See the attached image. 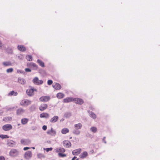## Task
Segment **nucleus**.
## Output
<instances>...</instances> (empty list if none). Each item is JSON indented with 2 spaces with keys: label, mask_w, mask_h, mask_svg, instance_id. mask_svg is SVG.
<instances>
[{
  "label": "nucleus",
  "mask_w": 160,
  "mask_h": 160,
  "mask_svg": "<svg viewBox=\"0 0 160 160\" xmlns=\"http://www.w3.org/2000/svg\"><path fill=\"white\" fill-rule=\"evenodd\" d=\"M9 155L11 157H15L18 156L19 152L16 149H12L9 152Z\"/></svg>",
  "instance_id": "1"
},
{
  "label": "nucleus",
  "mask_w": 160,
  "mask_h": 160,
  "mask_svg": "<svg viewBox=\"0 0 160 160\" xmlns=\"http://www.w3.org/2000/svg\"><path fill=\"white\" fill-rule=\"evenodd\" d=\"M33 83L35 84L39 85L42 84L43 83V81L42 80H39L38 78L36 77L32 80Z\"/></svg>",
  "instance_id": "2"
},
{
  "label": "nucleus",
  "mask_w": 160,
  "mask_h": 160,
  "mask_svg": "<svg viewBox=\"0 0 160 160\" xmlns=\"http://www.w3.org/2000/svg\"><path fill=\"white\" fill-rule=\"evenodd\" d=\"M36 91L37 90L36 89L29 88L27 90L26 93L28 96H31L34 94V92Z\"/></svg>",
  "instance_id": "3"
},
{
  "label": "nucleus",
  "mask_w": 160,
  "mask_h": 160,
  "mask_svg": "<svg viewBox=\"0 0 160 160\" xmlns=\"http://www.w3.org/2000/svg\"><path fill=\"white\" fill-rule=\"evenodd\" d=\"M32 153L31 151H28L25 152L24 157L27 159H29L32 157Z\"/></svg>",
  "instance_id": "4"
},
{
  "label": "nucleus",
  "mask_w": 160,
  "mask_h": 160,
  "mask_svg": "<svg viewBox=\"0 0 160 160\" xmlns=\"http://www.w3.org/2000/svg\"><path fill=\"white\" fill-rule=\"evenodd\" d=\"M12 128V126L9 124H7L4 125L2 126V129L5 131H8L11 129Z\"/></svg>",
  "instance_id": "5"
},
{
  "label": "nucleus",
  "mask_w": 160,
  "mask_h": 160,
  "mask_svg": "<svg viewBox=\"0 0 160 160\" xmlns=\"http://www.w3.org/2000/svg\"><path fill=\"white\" fill-rule=\"evenodd\" d=\"M50 99L49 96H43L39 98V100L42 102H46L48 101Z\"/></svg>",
  "instance_id": "6"
},
{
  "label": "nucleus",
  "mask_w": 160,
  "mask_h": 160,
  "mask_svg": "<svg viewBox=\"0 0 160 160\" xmlns=\"http://www.w3.org/2000/svg\"><path fill=\"white\" fill-rule=\"evenodd\" d=\"M31 103V101L26 99L22 100L20 104L22 106H27L29 105Z\"/></svg>",
  "instance_id": "7"
},
{
  "label": "nucleus",
  "mask_w": 160,
  "mask_h": 160,
  "mask_svg": "<svg viewBox=\"0 0 160 160\" xmlns=\"http://www.w3.org/2000/svg\"><path fill=\"white\" fill-rule=\"evenodd\" d=\"M73 101L76 104L81 105L83 103V100L80 98H73Z\"/></svg>",
  "instance_id": "8"
},
{
  "label": "nucleus",
  "mask_w": 160,
  "mask_h": 160,
  "mask_svg": "<svg viewBox=\"0 0 160 160\" xmlns=\"http://www.w3.org/2000/svg\"><path fill=\"white\" fill-rule=\"evenodd\" d=\"M48 107V105L45 103H42L39 107V110L41 111H43L46 109Z\"/></svg>",
  "instance_id": "9"
},
{
  "label": "nucleus",
  "mask_w": 160,
  "mask_h": 160,
  "mask_svg": "<svg viewBox=\"0 0 160 160\" xmlns=\"http://www.w3.org/2000/svg\"><path fill=\"white\" fill-rule=\"evenodd\" d=\"M25 110L21 108H20L18 109L16 111V113L17 115H19L22 114L25 112Z\"/></svg>",
  "instance_id": "10"
},
{
  "label": "nucleus",
  "mask_w": 160,
  "mask_h": 160,
  "mask_svg": "<svg viewBox=\"0 0 160 160\" xmlns=\"http://www.w3.org/2000/svg\"><path fill=\"white\" fill-rule=\"evenodd\" d=\"M63 146L66 148H69L71 146V143L68 141L66 140L63 142Z\"/></svg>",
  "instance_id": "11"
},
{
  "label": "nucleus",
  "mask_w": 160,
  "mask_h": 160,
  "mask_svg": "<svg viewBox=\"0 0 160 160\" xmlns=\"http://www.w3.org/2000/svg\"><path fill=\"white\" fill-rule=\"evenodd\" d=\"M73 98L72 97H68L63 99L64 103H68L73 101Z\"/></svg>",
  "instance_id": "12"
},
{
  "label": "nucleus",
  "mask_w": 160,
  "mask_h": 160,
  "mask_svg": "<svg viewBox=\"0 0 160 160\" xmlns=\"http://www.w3.org/2000/svg\"><path fill=\"white\" fill-rule=\"evenodd\" d=\"M53 87L54 89L57 90H60L61 88V85L58 83H54Z\"/></svg>",
  "instance_id": "13"
},
{
  "label": "nucleus",
  "mask_w": 160,
  "mask_h": 160,
  "mask_svg": "<svg viewBox=\"0 0 160 160\" xmlns=\"http://www.w3.org/2000/svg\"><path fill=\"white\" fill-rule=\"evenodd\" d=\"M55 150L56 152L58 153V154L60 153H64L65 151V149L64 148H57L55 149Z\"/></svg>",
  "instance_id": "14"
},
{
  "label": "nucleus",
  "mask_w": 160,
  "mask_h": 160,
  "mask_svg": "<svg viewBox=\"0 0 160 160\" xmlns=\"http://www.w3.org/2000/svg\"><path fill=\"white\" fill-rule=\"evenodd\" d=\"M47 133L51 135H54L56 134V132L52 128L51 130H48L47 131Z\"/></svg>",
  "instance_id": "15"
},
{
  "label": "nucleus",
  "mask_w": 160,
  "mask_h": 160,
  "mask_svg": "<svg viewBox=\"0 0 160 160\" xmlns=\"http://www.w3.org/2000/svg\"><path fill=\"white\" fill-rule=\"evenodd\" d=\"M40 117L41 118H48L49 117V114L46 112H43L40 115Z\"/></svg>",
  "instance_id": "16"
},
{
  "label": "nucleus",
  "mask_w": 160,
  "mask_h": 160,
  "mask_svg": "<svg viewBox=\"0 0 160 160\" xmlns=\"http://www.w3.org/2000/svg\"><path fill=\"white\" fill-rule=\"evenodd\" d=\"M81 152V149L79 148L72 151V154L73 155H78Z\"/></svg>",
  "instance_id": "17"
},
{
  "label": "nucleus",
  "mask_w": 160,
  "mask_h": 160,
  "mask_svg": "<svg viewBox=\"0 0 160 160\" xmlns=\"http://www.w3.org/2000/svg\"><path fill=\"white\" fill-rule=\"evenodd\" d=\"M18 82L22 84H24L26 83V81L25 79L21 78H18Z\"/></svg>",
  "instance_id": "18"
},
{
  "label": "nucleus",
  "mask_w": 160,
  "mask_h": 160,
  "mask_svg": "<svg viewBox=\"0 0 160 160\" xmlns=\"http://www.w3.org/2000/svg\"><path fill=\"white\" fill-rule=\"evenodd\" d=\"M88 155V152H87L85 151L80 155L79 157L81 158H86Z\"/></svg>",
  "instance_id": "19"
},
{
  "label": "nucleus",
  "mask_w": 160,
  "mask_h": 160,
  "mask_svg": "<svg viewBox=\"0 0 160 160\" xmlns=\"http://www.w3.org/2000/svg\"><path fill=\"white\" fill-rule=\"evenodd\" d=\"M18 49L22 52H24L26 51V48L23 45H18Z\"/></svg>",
  "instance_id": "20"
},
{
  "label": "nucleus",
  "mask_w": 160,
  "mask_h": 160,
  "mask_svg": "<svg viewBox=\"0 0 160 160\" xmlns=\"http://www.w3.org/2000/svg\"><path fill=\"white\" fill-rule=\"evenodd\" d=\"M58 116H54L51 118L50 122H51L54 123L56 122L58 119Z\"/></svg>",
  "instance_id": "21"
},
{
  "label": "nucleus",
  "mask_w": 160,
  "mask_h": 160,
  "mask_svg": "<svg viewBox=\"0 0 160 160\" xmlns=\"http://www.w3.org/2000/svg\"><path fill=\"white\" fill-rule=\"evenodd\" d=\"M2 65L5 67L12 66V63L10 61L4 62L2 63Z\"/></svg>",
  "instance_id": "22"
},
{
  "label": "nucleus",
  "mask_w": 160,
  "mask_h": 160,
  "mask_svg": "<svg viewBox=\"0 0 160 160\" xmlns=\"http://www.w3.org/2000/svg\"><path fill=\"white\" fill-rule=\"evenodd\" d=\"M65 96L64 94L62 92H59L56 95L58 99L62 98Z\"/></svg>",
  "instance_id": "23"
},
{
  "label": "nucleus",
  "mask_w": 160,
  "mask_h": 160,
  "mask_svg": "<svg viewBox=\"0 0 160 160\" xmlns=\"http://www.w3.org/2000/svg\"><path fill=\"white\" fill-rule=\"evenodd\" d=\"M74 126L75 129L76 130H78L80 129L82 127V125L81 123H79L78 124H75Z\"/></svg>",
  "instance_id": "24"
},
{
  "label": "nucleus",
  "mask_w": 160,
  "mask_h": 160,
  "mask_svg": "<svg viewBox=\"0 0 160 160\" xmlns=\"http://www.w3.org/2000/svg\"><path fill=\"white\" fill-rule=\"evenodd\" d=\"M69 130L66 128H63L61 130V132L63 134H66L69 132Z\"/></svg>",
  "instance_id": "25"
},
{
  "label": "nucleus",
  "mask_w": 160,
  "mask_h": 160,
  "mask_svg": "<svg viewBox=\"0 0 160 160\" xmlns=\"http://www.w3.org/2000/svg\"><path fill=\"white\" fill-rule=\"evenodd\" d=\"M28 119L26 118H22L21 120V123L22 124H25L27 123L28 122Z\"/></svg>",
  "instance_id": "26"
},
{
  "label": "nucleus",
  "mask_w": 160,
  "mask_h": 160,
  "mask_svg": "<svg viewBox=\"0 0 160 160\" xmlns=\"http://www.w3.org/2000/svg\"><path fill=\"white\" fill-rule=\"evenodd\" d=\"M7 144L8 146L12 147L14 144V142L11 140H8Z\"/></svg>",
  "instance_id": "27"
},
{
  "label": "nucleus",
  "mask_w": 160,
  "mask_h": 160,
  "mask_svg": "<svg viewBox=\"0 0 160 160\" xmlns=\"http://www.w3.org/2000/svg\"><path fill=\"white\" fill-rule=\"evenodd\" d=\"M17 95L18 93L17 92H15L14 91H12L8 93V96H12L14 95L16 96Z\"/></svg>",
  "instance_id": "28"
},
{
  "label": "nucleus",
  "mask_w": 160,
  "mask_h": 160,
  "mask_svg": "<svg viewBox=\"0 0 160 160\" xmlns=\"http://www.w3.org/2000/svg\"><path fill=\"white\" fill-rule=\"evenodd\" d=\"M37 62L39 64V65L41 66L42 67H44V63L41 60L38 59L37 60Z\"/></svg>",
  "instance_id": "29"
},
{
  "label": "nucleus",
  "mask_w": 160,
  "mask_h": 160,
  "mask_svg": "<svg viewBox=\"0 0 160 160\" xmlns=\"http://www.w3.org/2000/svg\"><path fill=\"white\" fill-rule=\"evenodd\" d=\"M91 131L93 133H95L97 132V128L94 127H92L90 128Z\"/></svg>",
  "instance_id": "30"
},
{
  "label": "nucleus",
  "mask_w": 160,
  "mask_h": 160,
  "mask_svg": "<svg viewBox=\"0 0 160 160\" xmlns=\"http://www.w3.org/2000/svg\"><path fill=\"white\" fill-rule=\"evenodd\" d=\"M26 59L27 60L29 61H31L32 60V57L31 55H28L26 56Z\"/></svg>",
  "instance_id": "31"
},
{
  "label": "nucleus",
  "mask_w": 160,
  "mask_h": 160,
  "mask_svg": "<svg viewBox=\"0 0 160 160\" xmlns=\"http://www.w3.org/2000/svg\"><path fill=\"white\" fill-rule=\"evenodd\" d=\"M90 116L93 119H95L96 118V115L92 112H91L90 113Z\"/></svg>",
  "instance_id": "32"
},
{
  "label": "nucleus",
  "mask_w": 160,
  "mask_h": 160,
  "mask_svg": "<svg viewBox=\"0 0 160 160\" xmlns=\"http://www.w3.org/2000/svg\"><path fill=\"white\" fill-rule=\"evenodd\" d=\"M0 137L2 139L9 138V137L8 136H7V135H0Z\"/></svg>",
  "instance_id": "33"
},
{
  "label": "nucleus",
  "mask_w": 160,
  "mask_h": 160,
  "mask_svg": "<svg viewBox=\"0 0 160 160\" xmlns=\"http://www.w3.org/2000/svg\"><path fill=\"white\" fill-rule=\"evenodd\" d=\"M13 71V69L12 68H9L7 69L6 72L7 73L12 72Z\"/></svg>",
  "instance_id": "34"
},
{
  "label": "nucleus",
  "mask_w": 160,
  "mask_h": 160,
  "mask_svg": "<svg viewBox=\"0 0 160 160\" xmlns=\"http://www.w3.org/2000/svg\"><path fill=\"white\" fill-rule=\"evenodd\" d=\"M21 142L22 144H23L24 145H26V142L25 140L23 139H22L21 140Z\"/></svg>",
  "instance_id": "35"
},
{
  "label": "nucleus",
  "mask_w": 160,
  "mask_h": 160,
  "mask_svg": "<svg viewBox=\"0 0 160 160\" xmlns=\"http://www.w3.org/2000/svg\"><path fill=\"white\" fill-rule=\"evenodd\" d=\"M59 156L60 157H64L66 156V155L65 154H62V153H59Z\"/></svg>",
  "instance_id": "36"
},
{
  "label": "nucleus",
  "mask_w": 160,
  "mask_h": 160,
  "mask_svg": "<svg viewBox=\"0 0 160 160\" xmlns=\"http://www.w3.org/2000/svg\"><path fill=\"white\" fill-rule=\"evenodd\" d=\"M73 133L76 135H78L80 133V132L79 131L75 130L73 131Z\"/></svg>",
  "instance_id": "37"
},
{
  "label": "nucleus",
  "mask_w": 160,
  "mask_h": 160,
  "mask_svg": "<svg viewBox=\"0 0 160 160\" xmlns=\"http://www.w3.org/2000/svg\"><path fill=\"white\" fill-rule=\"evenodd\" d=\"M53 83L52 80H48V84L50 85H51Z\"/></svg>",
  "instance_id": "38"
},
{
  "label": "nucleus",
  "mask_w": 160,
  "mask_h": 160,
  "mask_svg": "<svg viewBox=\"0 0 160 160\" xmlns=\"http://www.w3.org/2000/svg\"><path fill=\"white\" fill-rule=\"evenodd\" d=\"M52 149V148H46V150L47 152H48L49 151H51Z\"/></svg>",
  "instance_id": "39"
},
{
  "label": "nucleus",
  "mask_w": 160,
  "mask_h": 160,
  "mask_svg": "<svg viewBox=\"0 0 160 160\" xmlns=\"http://www.w3.org/2000/svg\"><path fill=\"white\" fill-rule=\"evenodd\" d=\"M25 71L26 72H31V70L29 68H26L25 69Z\"/></svg>",
  "instance_id": "40"
},
{
  "label": "nucleus",
  "mask_w": 160,
  "mask_h": 160,
  "mask_svg": "<svg viewBox=\"0 0 160 160\" xmlns=\"http://www.w3.org/2000/svg\"><path fill=\"white\" fill-rule=\"evenodd\" d=\"M42 128L44 130H46L47 129V127L46 125H44L43 126Z\"/></svg>",
  "instance_id": "41"
},
{
  "label": "nucleus",
  "mask_w": 160,
  "mask_h": 160,
  "mask_svg": "<svg viewBox=\"0 0 160 160\" xmlns=\"http://www.w3.org/2000/svg\"><path fill=\"white\" fill-rule=\"evenodd\" d=\"M78 158H77V157H74L72 159V160H78Z\"/></svg>",
  "instance_id": "42"
},
{
  "label": "nucleus",
  "mask_w": 160,
  "mask_h": 160,
  "mask_svg": "<svg viewBox=\"0 0 160 160\" xmlns=\"http://www.w3.org/2000/svg\"><path fill=\"white\" fill-rule=\"evenodd\" d=\"M32 66H33L35 68L37 69V66L35 64L33 63L32 64Z\"/></svg>",
  "instance_id": "43"
},
{
  "label": "nucleus",
  "mask_w": 160,
  "mask_h": 160,
  "mask_svg": "<svg viewBox=\"0 0 160 160\" xmlns=\"http://www.w3.org/2000/svg\"><path fill=\"white\" fill-rule=\"evenodd\" d=\"M5 158L3 156H0V160H5Z\"/></svg>",
  "instance_id": "44"
},
{
  "label": "nucleus",
  "mask_w": 160,
  "mask_h": 160,
  "mask_svg": "<svg viewBox=\"0 0 160 160\" xmlns=\"http://www.w3.org/2000/svg\"><path fill=\"white\" fill-rule=\"evenodd\" d=\"M29 148H30L29 147H24L23 148V150L26 151V150H28V149H29Z\"/></svg>",
  "instance_id": "45"
},
{
  "label": "nucleus",
  "mask_w": 160,
  "mask_h": 160,
  "mask_svg": "<svg viewBox=\"0 0 160 160\" xmlns=\"http://www.w3.org/2000/svg\"><path fill=\"white\" fill-rule=\"evenodd\" d=\"M2 42L0 41V48H2Z\"/></svg>",
  "instance_id": "46"
},
{
  "label": "nucleus",
  "mask_w": 160,
  "mask_h": 160,
  "mask_svg": "<svg viewBox=\"0 0 160 160\" xmlns=\"http://www.w3.org/2000/svg\"><path fill=\"white\" fill-rule=\"evenodd\" d=\"M32 148L33 149H35V148L34 147H32Z\"/></svg>",
  "instance_id": "47"
},
{
  "label": "nucleus",
  "mask_w": 160,
  "mask_h": 160,
  "mask_svg": "<svg viewBox=\"0 0 160 160\" xmlns=\"http://www.w3.org/2000/svg\"><path fill=\"white\" fill-rule=\"evenodd\" d=\"M21 160H23L22 159H21Z\"/></svg>",
  "instance_id": "48"
}]
</instances>
